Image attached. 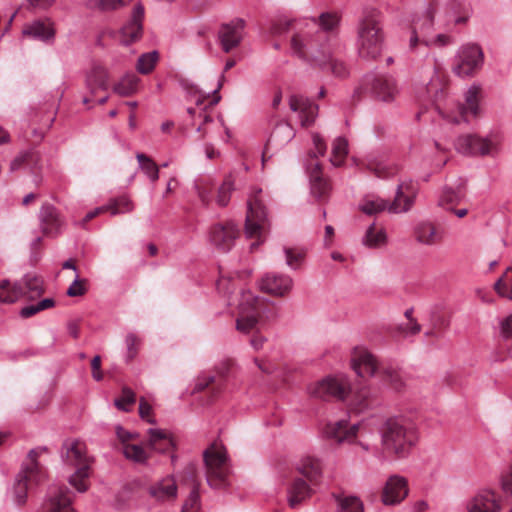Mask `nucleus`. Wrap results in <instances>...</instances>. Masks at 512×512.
<instances>
[{
    "mask_svg": "<svg viewBox=\"0 0 512 512\" xmlns=\"http://www.w3.org/2000/svg\"><path fill=\"white\" fill-rule=\"evenodd\" d=\"M499 337L504 342H512V313L499 321Z\"/></svg>",
    "mask_w": 512,
    "mask_h": 512,
    "instance_id": "0e129e2a",
    "label": "nucleus"
},
{
    "mask_svg": "<svg viewBox=\"0 0 512 512\" xmlns=\"http://www.w3.org/2000/svg\"><path fill=\"white\" fill-rule=\"evenodd\" d=\"M351 363L355 372L363 378L374 375L379 367L375 356L363 347L353 350Z\"/></svg>",
    "mask_w": 512,
    "mask_h": 512,
    "instance_id": "b1692460",
    "label": "nucleus"
},
{
    "mask_svg": "<svg viewBox=\"0 0 512 512\" xmlns=\"http://www.w3.org/2000/svg\"><path fill=\"white\" fill-rule=\"evenodd\" d=\"M294 136V129L287 122L278 124L271 135L272 138L281 139L283 141H290Z\"/></svg>",
    "mask_w": 512,
    "mask_h": 512,
    "instance_id": "680f3d73",
    "label": "nucleus"
},
{
    "mask_svg": "<svg viewBox=\"0 0 512 512\" xmlns=\"http://www.w3.org/2000/svg\"><path fill=\"white\" fill-rule=\"evenodd\" d=\"M159 60V54L157 51H151L142 54L136 63V69L141 74L151 73Z\"/></svg>",
    "mask_w": 512,
    "mask_h": 512,
    "instance_id": "603ef678",
    "label": "nucleus"
},
{
    "mask_svg": "<svg viewBox=\"0 0 512 512\" xmlns=\"http://www.w3.org/2000/svg\"><path fill=\"white\" fill-rule=\"evenodd\" d=\"M234 190V179L231 175L224 178L223 182L217 189L216 202L219 206H226L229 203L230 196Z\"/></svg>",
    "mask_w": 512,
    "mask_h": 512,
    "instance_id": "4d7b16f0",
    "label": "nucleus"
},
{
    "mask_svg": "<svg viewBox=\"0 0 512 512\" xmlns=\"http://www.w3.org/2000/svg\"><path fill=\"white\" fill-rule=\"evenodd\" d=\"M148 435V444L151 449L161 453L174 450L175 442L170 432L161 429H149Z\"/></svg>",
    "mask_w": 512,
    "mask_h": 512,
    "instance_id": "f704fd0d",
    "label": "nucleus"
},
{
    "mask_svg": "<svg viewBox=\"0 0 512 512\" xmlns=\"http://www.w3.org/2000/svg\"><path fill=\"white\" fill-rule=\"evenodd\" d=\"M381 441L385 452L405 458L418 441L416 426L405 418H390L382 427Z\"/></svg>",
    "mask_w": 512,
    "mask_h": 512,
    "instance_id": "f03ea898",
    "label": "nucleus"
},
{
    "mask_svg": "<svg viewBox=\"0 0 512 512\" xmlns=\"http://www.w3.org/2000/svg\"><path fill=\"white\" fill-rule=\"evenodd\" d=\"M350 391V383L346 377H327L312 384L309 394L318 399L329 400L336 398L343 400Z\"/></svg>",
    "mask_w": 512,
    "mask_h": 512,
    "instance_id": "f8f14e48",
    "label": "nucleus"
},
{
    "mask_svg": "<svg viewBox=\"0 0 512 512\" xmlns=\"http://www.w3.org/2000/svg\"><path fill=\"white\" fill-rule=\"evenodd\" d=\"M383 32L380 26V12L366 9L358 27V52L361 58L374 60L382 50Z\"/></svg>",
    "mask_w": 512,
    "mask_h": 512,
    "instance_id": "7ed1b4c3",
    "label": "nucleus"
},
{
    "mask_svg": "<svg viewBox=\"0 0 512 512\" xmlns=\"http://www.w3.org/2000/svg\"><path fill=\"white\" fill-rule=\"evenodd\" d=\"M340 16L336 12H324L318 17L305 18L289 23L292 27L290 50L298 58L323 65L330 57L329 40L338 28Z\"/></svg>",
    "mask_w": 512,
    "mask_h": 512,
    "instance_id": "f257e3e1",
    "label": "nucleus"
},
{
    "mask_svg": "<svg viewBox=\"0 0 512 512\" xmlns=\"http://www.w3.org/2000/svg\"><path fill=\"white\" fill-rule=\"evenodd\" d=\"M177 491V483L172 476L161 479L149 488L150 495L159 502L174 501Z\"/></svg>",
    "mask_w": 512,
    "mask_h": 512,
    "instance_id": "7c9ffc66",
    "label": "nucleus"
},
{
    "mask_svg": "<svg viewBox=\"0 0 512 512\" xmlns=\"http://www.w3.org/2000/svg\"><path fill=\"white\" fill-rule=\"evenodd\" d=\"M23 35L43 42H50L55 37L54 23L50 18L35 20L24 26Z\"/></svg>",
    "mask_w": 512,
    "mask_h": 512,
    "instance_id": "c85d7f7f",
    "label": "nucleus"
},
{
    "mask_svg": "<svg viewBox=\"0 0 512 512\" xmlns=\"http://www.w3.org/2000/svg\"><path fill=\"white\" fill-rule=\"evenodd\" d=\"M369 85L373 96L383 102H392L399 94L397 82L390 76H375Z\"/></svg>",
    "mask_w": 512,
    "mask_h": 512,
    "instance_id": "5701e85b",
    "label": "nucleus"
},
{
    "mask_svg": "<svg viewBox=\"0 0 512 512\" xmlns=\"http://www.w3.org/2000/svg\"><path fill=\"white\" fill-rule=\"evenodd\" d=\"M482 49L476 44L464 45L458 52V61L454 71L459 76H470L483 64Z\"/></svg>",
    "mask_w": 512,
    "mask_h": 512,
    "instance_id": "2eb2a0df",
    "label": "nucleus"
},
{
    "mask_svg": "<svg viewBox=\"0 0 512 512\" xmlns=\"http://www.w3.org/2000/svg\"><path fill=\"white\" fill-rule=\"evenodd\" d=\"M144 7L137 4L129 21L120 30V42L129 45L138 41L143 32Z\"/></svg>",
    "mask_w": 512,
    "mask_h": 512,
    "instance_id": "412c9836",
    "label": "nucleus"
},
{
    "mask_svg": "<svg viewBox=\"0 0 512 512\" xmlns=\"http://www.w3.org/2000/svg\"><path fill=\"white\" fill-rule=\"evenodd\" d=\"M310 181L312 195L320 201L327 199L331 186L328 180L323 178L322 167L319 163L311 164Z\"/></svg>",
    "mask_w": 512,
    "mask_h": 512,
    "instance_id": "473e14b6",
    "label": "nucleus"
},
{
    "mask_svg": "<svg viewBox=\"0 0 512 512\" xmlns=\"http://www.w3.org/2000/svg\"><path fill=\"white\" fill-rule=\"evenodd\" d=\"M86 285V279H75L73 283L68 287L67 295L70 297L83 296L87 291Z\"/></svg>",
    "mask_w": 512,
    "mask_h": 512,
    "instance_id": "338daca9",
    "label": "nucleus"
},
{
    "mask_svg": "<svg viewBox=\"0 0 512 512\" xmlns=\"http://www.w3.org/2000/svg\"><path fill=\"white\" fill-rule=\"evenodd\" d=\"M494 289L501 297L512 300V267L507 268L494 284Z\"/></svg>",
    "mask_w": 512,
    "mask_h": 512,
    "instance_id": "864d4df0",
    "label": "nucleus"
},
{
    "mask_svg": "<svg viewBox=\"0 0 512 512\" xmlns=\"http://www.w3.org/2000/svg\"><path fill=\"white\" fill-rule=\"evenodd\" d=\"M116 435L121 442L123 454L134 461L143 462L147 458L146 451L139 445L130 444L129 442L135 438L134 434L126 431L122 427L116 428Z\"/></svg>",
    "mask_w": 512,
    "mask_h": 512,
    "instance_id": "c756f323",
    "label": "nucleus"
},
{
    "mask_svg": "<svg viewBox=\"0 0 512 512\" xmlns=\"http://www.w3.org/2000/svg\"><path fill=\"white\" fill-rule=\"evenodd\" d=\"M338 512H364L363 501L353 495H339L336 497Z\"/></svg>",
    "mask_w": 512,
    "mask_h": 512,
    "instance_id": "37998d69",
    "label": "nucleus"
},
{
    "mask_svg": "<svg viewBox=\"0 0 512 512\" xmlns=\"http://www.w3.org/2000/svg\"><path fill=\"white\" fill-rule=\"evenodd\" d=\"M292 279L283 274L268 273L260 282L262 291L273 296H284L292 288Z\"/></svg>",
    "mask_w": 512,
    "mask_h": 512,
    "instance_id": "a878e982",
    "label": "nucleus"
},
{
    "mask_svg": "<svg viewBox=\"0 0 512 512\" xmlns=\"http://www.w3.org/2000/svg\"><path fill=\"white\" fill-rule=\"evenodd\" d=\"M467 512H501V496L495 491L484 489L466 503Z\"/></svg>",
    "mask_w": 512,
    "mask_h": 512,
    "instance_id": "a211bd4d",
    "label": "nucleus"
},
{
    "mask_svg": "<svg viewBox=\"0 0 512 512\" xmlns=\"http://www.w3.org/2000/svg\"><path fill=\"white\" fill-rule=\"evenodd\" d=\"M234 366V360L227 358L221 361L213 373L200 376L195 391H207L212 399L216 398L224 389L229 371Z\"/></svg>",
    "mask_w": 512,
    "mask_h": 512,
    "instance_id": "9b49d317",
    "label": "nucleus"
},
{
    "mask_svg": "<svg viewBox=\"0 0 512 512\" xmlns=\"http://www.w3.org/2000/svg\"><path fill=\"white\" fill-rule=\"evenodd\" d=\"M311 495V488L301 478L293 480L288 489V503L291 508H296L299 504L309 498Z\"/></svg>",
    "mask_w": 512,
    "mask_h": 512,
    "instance_id": "e433bc0d",
    "label": "nucleus"
},
{
    "mask_svg": "<svg viewBox=\"0 0 512 512\" xmlns=\"http://www.w3.org/2000/svg\"><path fill=\"white\" fill-rule=\"evenodd\" d=\"M297 470L311 483H317L322 475V463L320 459L307 455L300 460Z\"/></svg>",
    "mask_w": 512,
    "mask_h": 512,
    "instance_id": "c9c22d12",
    "label": "nucleus"
},
{
    "mask_svg": "<svg viewBox=\"0 0 512 512\" xmlns=\"http://www.w3.org/2000/svg\"><path fill=\"white\" fill-rule=\"evenodd\" d=\"M18 285H21V297L29 301L39 298L45 291L43 279L34 274H26Z\"/></svg>",
    "mask_w": 512,
    "mask_h": 512,
    "instance_id": "72a5a7b5",
    "label": "nucleus"
},
{
    "mask_svg": "<svg viewBox=\"0 0 512 512\" xmlns=\"http://www.w3.org/2000/svg\"><path fill=\"white\" fill-rule=\"evenodd\" d=\"M363 242L369 248H379L386 244L387 236L383 228L372 224L367 229Z\"/></svg>",
    "mask_w": 512,
    "mask_h": 512,
    "instance_id": "c03bdc74",
    "label": "nucleus"
},
{
    "mask_svg": "<svg viewBox=\"0 0 512 512\" xmlns=\"http://www.w3.org/2000/svg\"><path fill=\"white\" fill-rule=\"evenodd\" d=\"M39 161V156L37 153L29 151L22 153L18 157H16L10 165V169L12 171L18 170L21 167L29 166L31 168L36 167Z\"/></svg>",
    "mask_w": 512,
    "mask_h": 512,
    "instance_id": "13d9d810",
    "label": "nucleus"
},
{
    "mask_svg": "<svg viewBox=\"0 0 512 512\" xmlns=\"http://www.w3.org/2000/svg\"><path fill=\"white\" fill-rule=\"evenodd\" d=\"M348 154V142L343 137H338L334 140L332 145L331 163L338 167L344 163Z\"/></svg>",
    "mask_w": 512,
    "mask_h": 512,
    "instance_id": "3c124183",
    "label": "nucleus"
},
{
    "mask_svg": "<svg viewBox=\"0 0 512 512\" xmlns=\"http://www.w3.org/2000/svg\"><path fill=\"white\" fill-rule=\"evenodd\" d=\"M381 378L385 384L396 392H402L406 387L403 375L396 369L384 368L381 371Z\"/></svg>",
    "mask_w": 512,
    "mask_h": 512,
    "instance_id": "a18cd8bd",
    "label": "nucleus"
},
{
    "mask_svg": "<svg viewBox=\"0 0 512 512\" xmlns=\"http://www.w3.org/2000/svg\"><path fill=\"white\" fill-rule=\"evenodd\" d=\"M454 146L459 153L472 156L494 157L499 152V141L496 137L483 138L475 134L459 136Z\"/></svg>",
    "mask_w": 512,
    "mask_h": 512,
    "instance_id": "9d476101",
    "label": "nucleus"
},
{
    "mask_svg": "<svg viewBox=\"0 0 512 512\" xmlns=\"http://www.w3.org/2000/svg\"><path fill=\"white\" fill-rule=\"evenodd\" d=\"M36 512H75L71 491L67 487L51 489Z\"/></svg>",
    "mask_w": 512,
    "mask_h": 512,
    "instance_id": "f3484780",
    "label": "nucleus"
},
{
    "mask_svg": "<svg viewBox=\"0 0 512 512\" xmlns=\"http://www.w3.org/2000/svg\"><path fill=\"white\" fill-rule=\"evenodd\" d=\"M105 212H109L112 216H116L119 214L131 213L134 208V202L127 196L122 195L119 197L111 198L104 205Z\"/></svg>",
    "mask_w": 512,
    "mask_h": 512,
    "instance_id": "ea45409f",
    "label": "nucleus"
},
{
    "mask_svg": "<svg viewBox=\"0 0 512 512\" xmlns=\"http://www.w3.org/2000/svg\"><path fill=\"white\" fill-rule=\"evenodd\" d=\"M415 188L410 183H403L398 186L394 201L388 205L387 201L369 196L362 200L360 210L367 215H376L388 209L393 213L408 211L413 205Z\"/></svg>",
    "mask_w": 512,
    "mask_h": 512,
    "instance_id": "1a4fd4ad",
    "label": "nucleus"
},
{
    "mask_svg": "<svg viewBox=\"0 0 512 512\" xmlns=\"http://www.w3.org/2000/svg\"><path fill=\"white\" fill-rule=\"evenodd\" d=\"M21 298V285L18 282L12 283L9 280L0 281V302L13 303Z\"/></svg>",
    "mask_w": 512,
    "mask_h": 512,
    "instance_id": "49530a36",
    "label": "nucleus"
},
{
    "mask_svg": "<svg viewBox=\"0 0 512 512\" xmlns=\"http://www.w3.org/2000/svg\"><path fill=\"white\" fill-rule=\"evenodd\" d=\"M126 344L128 349V360H133L138 354V350L141 344L140 338L135 334H129L126 337Z\"/></svg>",
    "mask_w": 512,
    "mask_h": 512,
    "instance_id": "774afa93",
    "label": "nucleus"
},
{
    "mask_svg": "<svg viewBox=\"0 0 512 512\" xmlns=\"http://www.w3.org/2000/svg\"><path fill=\"white\" fill-rule=\"evenodd\" d=\"M480 88L472 86L465 94V102L457 104V113L448 117L454 123L468 121L469 117H477L479 114Z\"/></svg>",
    "mask_w": 512,
    "mask_h": 512,
    "instance_id": "aec40b11",
    "label": "nucleus"
},
{
    "mask_svg": "<svg viewBox=\"0 0 512 512\" xmlns=\"http://www.w3.org/2000/svg\"><path fill=\"white\" fill-rule=\"evenodd\" d=\"M136 158L139 162L141 170L150 178L152 182L159 179V168L157 164L144 153H138Z\"/></svg>",
    "mask_w": 512,
    "mask_h": 512,
    "instance_id": "6e6d98bb",
    "label": "nucleus"
},
{
    "mask_svg": "<svg viewBox=\"0 0 512 512\" xmlns=\"http://www.w3.org/2000/svg\"><path fill=\"white\" fill-rule=\"evenodd\" d=\"M181 483L187 486L190 491H198L201 486V481L198 477L197 468L194 464H188L181 475Z\"/></svg>",
    "mask_w": 512,
    "mask_h": 512,
    "instance_id": "5fc2aeb1",
    "label": "nucleus"
},
{
    "mask_svg": "<svg viewBox=\"0 0 512 512\" xmlns=\"http://www.w3.org/2000/svg\"><path fill=\"white\" fill-rule=\"evenodd\" d=\"M436 6V1L431 0L424 16L414 22L409 43L410 49L414 50L418 44L430 46Z\"/></svg>",
    "mask_w": 512,
    "mask_h": 512,
    "instance_id": "4468645a",
    "label": "nucleus"
},
{
    "mask_svg": "<svg viewBox=\"0 0 512 512\" xmlns=\"http://www.w3.org/2000/svg\"><path fill=\"white\" fill-rule=\"evenodd\" d=\"M372 398L371 390L368 387H361L353 395L350 407L353 411L360 413L370 406Z\"/></svg>",
    "mask_w": 512,
    "mask_h": 512,
    "instance_id": "09e8293b",
    "label": "nucleus"
},
{
    "mask_svg": "<svg viewBox=\"0 0 512 512\" xmlns=\"http://www.w3.org/2000/svg\"><path fill=\"white\" fill-rule=\"evenodd\" d=\"M66 451L63 454L67 465L76 469L70 476L69 483L79 492H85L89 488L90 467L92 459L87 455L86 444L80 440L66 442Z\"/></svg>",
    "mask_w": 512,
    "mask_h": 512,
    "instance_id": "423d86ee",
    "label": "nucleus"
},
{
    "mask_svg": "<svg viewBox=\"0 0 512 512\" xmlns=\"http://www.w3.org/2000/svg\"><path fill=\"white\" fill-rule=\"evenodd\" d=\"M268 230L269 220L263 192L261 189H255L248 200V212L245 224L247 237L256 239V241L251 244V250L256 249L264 242Z\"/></svg>",
    "mask_w": 512,
    "mask_h": 512,
    "instance_id": "39448f33",
    "label": "nucleus"
},
{
    "mask_svg": "<svg viewBox=\"0 0 512 512\" xmlns=\"http://www.w3.org/2000/svg\"><path fill=\"white\" fill-rule=\"evenodd\" d=\"M270 310L271 307L265 300L255 297L250 292L243 293L239 303L236 329L241 333L257 330L266 321Z\"/></svg>",
    "mask_w": 512,
    "mask_h": 512,
    "instance_id": "20e7f679",
    "label": "nucleus"
},
{
    "mask_svg": "<svg viewBox=\"0 0 512 512\" xmlns=\"http://www.w3.org/2000/svg\"><path fill=\"white\" fill-rule=\"evenodd\" d=\"M464 198V189L462 186H457L455 189L452 187H446L439 200V205L447 210H454V207L458 205Z\"/></svg>",
    "mask_w": 512,
    "mask_h": 512,
    "instance_id": "a19ab883",
    "label": "nucleus"
},
{
    "mask_svg": "<svg viewBox=\"0 0 512 512\" xmlns=\"http://www.w3.org/2000/svg\"><path fill=\"white\" fill-rule=\"evenodd\" d=\"M290 109L299 114L303 127L311 126L318 114V106L300 95H292L289 99Z\"/></svg>",
    "mask_w": 512,
    "mask_h": 512,
    "instance_id": "393cba45",
    "label": "nucleus"
},
{
    "mask_svg": "<svg viewBox=\"0 0 512 512\" xmlns=\"http://www.w3.org/2000/svg\"><path fill=\"white\" fill-rule=\"evenodd\" d=\"M41 229L45 236L56 237L63 225V220L57 209L50 205L44 204L40 211Z\"/></svg>",
    "mask_w": 512,
    "mask_h": 512,
    "instance_id": "bb28decb",
    "label": "nucleus"
},
{
    "mask_svg": "<svg viewBox=\"0 0 512 512\" xmlns=\"http://www.w3.org/2000/svg\"><path fill=\"white\" fill-rule=\"evenodd\" d=\"M244 27L245 21L243 19H236L221 25L218 38L224 52L229 53L240 45Z\"/></svg>",
    "mask_w": 512,
    "mask_h": 512,
    "instance_id": "6ab92c4d",
    "label": "nucleus"
},
{
    "mask_svg": "<svg viewBox=\"0 0 512 512\" xmlns=\"http://www.w3.org/2000/svg\"><path fill=\"white\" fill-rule=\"evenodd\" d=\"M201 509L200 492L190 491L185 499L182 512H199Z\"/></svg>",
    "mask_w": 512,
    "mask_h": 512,
    "instance_id": "e2e57ef3",
    "label": "nucleus"
},
{
    "mask_svg": "<svg viewBox=\"0 0 512 512\" xmlns=\"http://www.w3.org/2000/svg\"><path fill=\"white\" fill-rule=\"evenodd\" d=\"M414 236L419 243L429 246L437 245L442 241V232L439 227L428 221L420 222L415 226Z\"/></svg>",
    "mask_w": 512,
    "mask_h": 512,
    "instance_id": "2f4dec72",
    "label": "nucleus"
},
{
    "mask_svg": "<svg viewBox=\"0 0 512 512\" xmlns=\"http://www.w3.org/2000/svg\"><path fill=\"white\" fill-rule=\"evenodd\" d=\"M139 82L140 79L138 76L135 74H127L114 85L113 90L120 96H130L137 91Z\"/></svg>",
    "mask_w": 512,
    "mask_h": 512,
    "instance_id": "de8ad7c7",
    "label": "nucleus"
},
{
    "mask_svg": "<svg viewBox=\"0 0 512 512\" xmlns=\"http://www.w3.org/2000/svg\"><path fill=\"white\" fill-rule=\"evenodd\" d=\"M43 451V449L31 450L16 478L14 497L15 502L20 506L26 503L29 489L45 479V470L38 462V457Z\"/></svg>",
    "mask_w": 512,
    "mask_h": 512,
    "instance_id": "0eeeda50",
    "label": "nucleus"
},
{
    "mask_svg": "<svg viewBox=\"0 0 512 512\" xmlns=\"http://www.w3.org/2000/svg\"><path fill=\"white\" fill-rule=\"evenodd\" d=\"M239 235L238 225L231 220H226L210 227L209 241L218 251L226 253L232 249Z\"/></svg>",
    "mask_w": 512,
    "mask_h": 512,
    "instance_id": "ddd939ff",
    "label": "nucleus"
},
{
    "mask_svg": "<svg viewBox=\"0 0 512 512\" xmlns=\"http://www.w3.org/2000/svg\"><path fill=\"white\" fill-rule=\"evenodd\" d=\"M286 263L291 268H298L303 260L305 253L301 249L285 248Z\"/></svg>",
    "mask_w": 512,
    "mask_h": 512,
    "instance_id": "69168bd1",
    "label": "nucleus"
},
{
    "mask_svg": "<svg viewBox=\"0 0 512 512\" xmlns=\"http://www.w3.org/2000/svg\"><path fill=\"white\" fill-rule=\"evenodd\" d=\"M109 81V72L107 68L101 65L93 67L91 74L87 78V86L92 96H96L97 92L103 91L105 94L97 99L99 104H104L107 99V89Z\"/></svg>",
    "mask_w": 512,
    "mask_h": 512,
    "instance_id": "cd10ccee",
    "label": "nucleus"
},
{
    "mask_svg": "<svg viewBox=\"0 0 512 512\" xmlns=\"http://www.w3.org/2000/svg\"><path fill=\"white\" fill-rule=\"evenodd\" d=\"M54 305L55 301L52 298H46L39 301L37 304H31L26 307H23L20 310V316L22 318H29L43 310L54 307Z\"/></svg>",
    "mask_w": 512,
    "mask_h": 512,
    "instance_id": "bf43d9fd",
    "label": "nucleus"
},
{
    "mask_svg": "<svg viewBox=\"0 0 512 512\" xmlns=\"http://www.w3.org/2000/svg\"><path fill=\"white\" fill-rule=\"evenodd\" d=\"M408 494V480L400 475H391L387 478L380 497L384 505L395 506L402 503Z\"/></svg>",
    "mask_w": 512,
    "mask_h": 512,
    "instance_id": "dca6fc26",
    "label": "nucleus"
},
{
    "mask_svg": "<svg viewBox=\"0 0 512 512\" xmlns=\"http://www.w3.org/2000/svg\"><path fill=\"white\" fill-rule=\"evenodd\" d=\"M196 189L201 202L206 206L209 205L215 189L213 180L209 177H202L198 179L196 182Z\"/></svg>",
    "mask_w": 512,
    "mask_h": 512,
    "instance_id": "8fccbe9b",
    "label": "nucleus"
},
{
    "mask_svg": "<svg viewBox=\"0 0 512 512\" xmlns=\"http://www.w3.org/2000/svg\"><path fill=\"white\" fill-rule=\"evenodd\" d=\"M135 401V393L130 388L123 387L121 396L115 399L114 404L119 410L128 412Z\"/></svg>",
    "mask_w": 512,
    "mask_h": 512,
    "instance_id": "052dcab7",
    "label": "nucleus"
},
{
    "mask_svg": "<svg viewBox=\"0 0 512 512\" xmlns=\"http://www.w3.org/2000/svg\"><path fill=\"white\" fill-rule=\"evenodd\" d=\"M206 480L210 487L223 489L229 485L230 465L226 449L212 444L203 453Z\"/></svg>",
    "mask_w": 512,
    "mask_h": 512,
    "instance_id": "6e6552de",
    "label": "nucleus"
},
{
    "mask_svg": "<svg viewBox=\"0 0 512 512\" xmlns=\"http://www.w3.org/2000/svg\"><path fill=\"white\" fill-rule=\"evenodd\" d=\"M449 317L441 310H435L431 313L430 328L426 331L427 337H438L439 334L449 326Z\"/></svg>",
    "mask_w": 512,
    "mask_h": 512,
    "instance_id": "79ce46f5",
    "label": "nucleus"
},
{
    "mask_svg": "<svg viewBox=\"0 0 512 512\" xmlns=\"http://www.w3.org/2000/svg\"><path fill=\"white\" fill-rule=\"evenodd\" d=\"M364 166L366 170L381 179L390 178L394 176L398 171L397 166L389 164L375 157L368 158L364 163Z\"/></svg>",
    "mask_w": 512,
    "mask_h": 512,
    "instance_id": "58836bf2",
    "label": "nucleus"
},
{
    "mask_svg": "<svg viewBox=\"0 0 512 512\" xmlns=\"http://www.w3.org/2000/svg\"><path fill=\"white\" fill-rule=\"evenodd\" d=\"M359 431V425H349L346 420L328 423L324 427V435L337 443H353Z\"/></svg>",
    "mask_w": 512,
    "mask_h": 512,
    "instance_id": "4be33fe9",
    "label": "nucleus"
},
{
    "mask_svg": "<svg viewBox=\"0 0 512 512\" xmlns=\"http://www.w3.org/2000/svg\"><path fill=\"white\" fill-rule=\"evenodd\" d=\"M447 83L446 73L439 66H435L434 74L427 85V93L435 101H439L445 96Z\"/></svg>",
    "mask_w": 512,
    "mask_h": 512,
    "instance_id": "4c0bfd02",
    "label": "nucleus"
}]
</instances>
